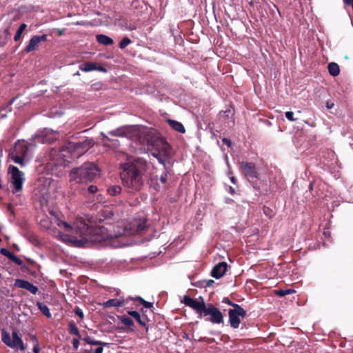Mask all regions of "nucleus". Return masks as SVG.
<instances>
[{"mask_svg": "<svg viewBox=\"0 0 353 353\" xmlns=\"http://www.w3.org/2000/svg\"><path fill=\"white\" fill-rule=\"evenodd\" d=\"M42 225L48 229H56V226H63L68 234H60L61 240L76 247H83L90 241L101 240H114L134 234L135 229L132 225H116L105 230L102 228H91L83 221L77 222L74 233L73 228L68 223L63 222L54 217L50 221V225L46 221H43Z\"/></svg>", "mask_w": 353, "mask_h": 353, "instance_id": "f257e3e1", "label": "nucleus"}, {"mask_svg": "<svg viewBox=\"0 0 353 353\" xmlns=\"http://www.w3.org/2000/svg\"><path fill=\"white\" fill-rule=\"evenodd\" d=\"M128 134H130V137H134L141 143H146L151 147L152 155L157 157L161 164L164 163L163 157L170 154V145L154 130L144 127H132L128 130Z\"/></svg>", "mask_w": 353, "mask_h": 353, "instance_id": "f03ea898", "label": "nucleus"}, {"mask_svg": "<svg viewBox=\"0 0 353 353\" xmlns=\"http://www.w3.org/2000/svg\"><path fill=\"white\" fill-rule=\"evenodd\" d=\"M120 168L122 184L131 191L140 190L143 185V176L147 168L146 162L141 159L128 157L126 161L121 163Z\"/></svg>", "mask_w": 353, "mask_h": 353, "instance_id": "7ed1b4c3", "label": "nucleus"}, {"mask_svg": "<svg viewBox=\"0 0 353 353\" xmlns=\"http://www.w3.org/2000/svg\"><path fill=\"white\" fill-rule=\"evenodd\" d=\"M99 169L92 163H85L79 168L72 170L70 177L77 183L90 181L99 175Z\"/></svg>", "mask_w": 353, "mask_h": 353, "instance_id": "20e7f679", "label": "nucleus"}, {"mask_svg": "<svg viewBox=\"0 0 353 353\" xmlns=\"http://www.w3.org/2000/svg\"><path fill=\"white\" fill-rule=\"evenodd\" d=\"M51 185V179L49 178L41 177L37 183V193L40 198L41 205L48 204L50 198V186Z\"/></svg>", "mask_w": 353, "mask_h": 353, "instance_id": "39448f33", "label": "nucleus"}, {"mask_svg": "<svg viewBox=\"0 0 353 353\" xmlns=\"http://www.w3.org/2000/svg\"><path fill=\"white\" fill-rule=\"evenodd\" d=\"M2 341L5 344L10 347L20 348L21 350H24L26 349L21 337H19L17 330L14 328L12 329V338L7 331L3 330Z\"/></svg>", "mask_w": 353, "mask_h": 353, "instance_id": "423d86ee", "label": "nucleus"}, {"mask_svg": "<svg viewBox=\"0 0 353 353\" xmlns=\"http://www.w3.org/2000/svg\"><path fill=\"white\" fill-rule=\"evenodd\" d=\"M93 145L91 139H86L83 142L69 143L66 147L68 152L76 155L77 157L83 154L86 150Z\"/></svg>", "mask_w": 353, "mask_h": 353, "instance_id": "0eeeda50", "label": "nucleus"}, {"mask_svg": "<svg viewBox=\"0 0 353 353\" xmlns=\"http://www.w3.org/2000/svg\"><path fill=\"white\" fill-rule=\"evenodd\" d=\"M229 321L231 327L236 329L239 327L241 319L246 316V311L239 305H234V308L228 311Z\"/></svg>", "mask_w": 353, "mask_h": 353, "instance_id": "6e6552de", "label": "nucleus"}, {"mask_svg": "<svg viewBox=\"0 0 353 353\" xmlns=\"http://www.w3.org/2000/svg\"><path fill=\"white\" fill-rule=\"evenodd\" d=\"M204 315H210V321L213 323H223V316L221 311L212 304H209L203 312Z\"/></svg>", "mask_w": 353, "mask_h": 353, "instance_id": "1a4fd4ad", "label": "nucleus"}, {"mask_svg": "<svg viewBox=\"0 0 353 353\" xmlns=\"http://www.w3.org/2000/svg\"><path fill=\"white\" fill-rule=\"evenodd\" d=\"M9 172L11 173V181L16 191H19L22 188L23 178L21 172L19 169L13 165L9 168Z\"/></svg>", "mask_w": 353, "mask_h": 353, "instance_id": "9d476101", "label": "nucleus"}, {"mask_svg": "<svg viewBox=\"0 0 353 353\" xmlns=\"http://www.w3.org/2000/svg\"><path fill=\"white\" fill-rule=\"evenodd\" d=\"M201 301L199 302L197 301L196 300L190 298L188 296H185L183 302L186 305L190 306V307L194 309L197 312L201 314L202 312H204L207 307L205 306V304L203 302V299L201 298Z\"/></svg>", "mask_w": 353, "mask_h": 353, "instance_id": "9b49d317", "label": "nucleus"}, {"mask_svg": "<svg viewBox=\"0 0 353 353\" xmlns=\"http://www.w3.org/2000/svg\"><path fill=\"white\" fill-rule=\"evenodd\" d=\"M47 40V35L43 34L41 36H34L30 41L28 45L26 46L25 51L26 52H30L31 51L35 50L39 43L41 41H46Z\"/></svg>", "mask_w": 353, "mask_h": 353, "instance_id": "f8f14e48", "label": "nucleus"}, {"mask_svg": "<svg viewBox=\"0 0 353 353\" xmlns=\"http://www.w3.org/2000/svg\"><path fill=\"white\" fill-rule=\"evenodd\" d=\"M228 268V265L225 262H221L216 265L212 271L211 272L212 276L219 279L221 278L226 272Z\"/></svg>", "mask_w": 353, "mask_h": 353, "instance_id": "ddd939ff", "label": "nucleus"}, {"mask_svg": "<svg viewBox=\"0 0 353 353\" xmlns=\"http://www.w3.org/2000/svg\"><path fill=\"white\" fill-rule=\"evenodd\" d=\"M14 285L16 287L26 289L32 294H36L37 292L38 291V288L36 286H34L32 283H29L28 281H26L24 280L17 279L15 281Z\"/></svg>", "mask_w": 353, "mask_h": 353, "instance_id": "4468645a", "label": "nucleus"}, {"mask_svg": "<svg viewBox=\"0 0 353 353\" xmlns=\"http://www.w3.org/2000/svg\"><path fill=\"white\" fill-rule=\"evenodd\" d=\"M21 148L23 150V152L21 153V156L19 155L18 154H14V152H12L10 154V157L14 161L15 163L20 164L21 165H23V156L26 153L28 150V148L25 145H16V148Z\"/></svg>", "mask_w": 353, "mask_h": 353, "instance_id": "2eb2a0df", "label": "nucleus"}, {"mask_svg": "<svg viewBox=\"0 0 353 353\" xmlns=\"http://www.w3.org/2000/svg\"><path fill=\"white\" fill-rule=\"evenodd\" d=\"M80 68H81V70H82L83 71H86V72L91 71L93 70H98L103 72H107L105 68H104L102 66H98L96 63H92V62H87V63H84L83 65H81L80 67Z\"/></svg>", "mask_w": 353, "mask_h": 353, "instance_id": "dca6fc26", "label": "nucleus"}, {"mask_svg": "<svg viewBox=\"0 0 353 353\" xmlns=\"http://www.w3.org/2000/svg\"><path fill=\"white\" fill-rule=\"evenodd\" d=\"M125 225H132L135 229L134 234L139 233L144 230L147 226L145 225V222L141 219L134 220L131 223H127Z\"/></svg>", "mask_w": 353, "mask_h": 353, "instance_id": "f3484780", "label": "nucleus"}, {"mask_svg": "<svg viewBox=\"0 0 353 353\" xmlns=\"http://www.w3.org/2000/svg\"><path fill=\"white\" fill-rule=\"evenodd\" d=\"M242 165H243L245 173L247 174L250 175V176H256L255 165L253 163L242 162Z\"/></svg>", "mask_w": 353, "mask_h": 353, "instance_id": "a211bd4d", "label": "nucleus"}, {"mask_svg": "<svg viewBox=\"0 0 353 353\" xmlns=\"http://www.w3.org/2000/svg\"><path fill=\"white\" fill-rule=\"evenodd\" d=\"M1 253L3 254L4 256H6L8 258L11 259L12 261L16 263L18 265L22 264V261L17 258L13 253L9 252L8 250L5 248L1 249Z\"/></svg>", "mask_w": 353, "mask_h": 353, "instance_id": "6ab92c4d", "label": "nucleus"}, {"mask_svg": "<svg viewBox=\"0 0 353 353\" xmlns=\"http://www.w3.org/2000/svg\"><path fill=\"white\" fill-rule=\"evenodd\" d=\"M97 41L104 46H110L113 43V40L104 34H97L96 36Z\"/></svg>", "mask_w": 353, "mask_h": 353, "instance_id": "aec40b11", "label": "nucleus"}, {"mask_svg": "<svg viewBox=\"0 0 353 353\" xmlns=\"http://www.w3.org/2000/svg\"><path fill=\"white\" fill-rule=\"evenodd\" d=\"M168 122L170 125V126L172 128H174L175 130H176L179 132H181V133L185 132V128L181 123L174 121V120H172V119H168Z\"/></svg>", "mask_w": 353, "mask_h": 353, "instance_id": "412c9836", "label": "nucleus"}, {"mask_svg": "<svg viewBox=\"0 0 353 353\" xmlns=\"http://www.w3.org/2000/svg\"><path fill=\"white\" fill-rule=\"evenodd\" d=\"M123 304V300H118V299H110L105 303H104L103 307H109L112 306H121Z\"/></svg>", "mask_w": 353, "mask_h": 353, "instance_id": "4be33fe9", "label": "nucleus"}, {"mask_svg": "<svg viewBox=\"0 0 353 353\" xmlns=\"http://www.w3.org/2000/svg\"><path fill=\"white\" fill-rule=\"evenodd\" d=\"M328 70L330 74L334 77L337 76L340 71L339 65L335 63H330L328 65Z\"/></svg>", "mask_w": 353, "mask_h": 353, "instance_id": "5701e85b", "label": "nucleus"}, {"mask_svg": "<svg viewBox=\"0 0 353 353\" xmlns=\"http://www.w3.org/2000/svg\"><path fill=\"white\" fill-rule=\"evenodd\" d=\"M37 305L39 310L43 312L44 315H46L48 318L51 316L49 308L48 307L47 305L43 304L41 302H37Z\"/></svg>", "mask_w": 353, "mask_h": 353, "instance_id": "b1692460", "label": "nucleus"}, {"mask_svg": "<svg viewBox=\"0 0 353 353\" xmlns=\"http://www.w3.org/2000/svg\"><path fill=\"white\" fill-rule=\"evenodd\" d=\"M121 191V188L119 185H114L108 189V192L112 196H115L119 194Z\"/></svg>", "mask_w": 353, "mask_h": 353, "instance_id": "393cba45", "label": "nucleus"}, {"mask_svg": "<svg viewBox=\"0 0 353 353\" xmlns=\"http://www.w3.org/2000/svg\"><path fill=\"white\" fill-rule=\"evenodd\" d=\"M26 27H27V26L25 23H22L19 26V29H18V30H17V33H16V34L14 36V40L15 41H18V40H19L21 39V34H22L23 32L24 31V30L26 28Z\"/></svg>", "mask_w": 353, "mask_h": 353, "instance_id": "a878e982", "label": "nucleus"}, {"mask_svg": "<svg viewBox=\"0 0 353 353\" xmlns=\"http://www.w3.org/2000/svg\"><path fill=\"white\" fill-rule=\"evenodd\" d=\"M128 314L133 316L141 325H144L145 323L141 321L140 314L136 311H130Z\"/></svg>", "mask_w": 353, "mask_h": 353, "instance_id": "bb28decb", "label": "nucleus"}, {"mask_svg": "<svg viewBox=\"0 0 353 353\" xmlns=\"http://www.w3.org/2000/svg\"><path fill=\"white\" fill-rule=\"evenodd\" d=\"M119 319L126 325L131 326V325H133V324H134L133 321L129 317L122 316H120Z\"/></svg>", "mask_w": 353, "mask_h": 353, "instance_id": "cd10ccee", "label": "nucleus"}, {"mask_svg": "<svg viewBox=\"0 0 353 353\" xmlns=\"http://www.w3.org/2000/svg\"><path fill=\"white\" fill-rule=\"evenodd\" d=\"M295 292V291L294 290H277V291H275V294L280 296H285L287 294H289L290 293H294Z\"/></svg>", "mask_w": 353, "mask_h": 353, "instance_id": "c85d7f7f", "label": "nucleus"}, {"mask_svg": "<svg viewBox=\"0 0 353 353\" xmlns=\"http://www.w3.org/2000/svg\"><path fill=\"white\" fill-rule=\"evenodd\" d=\"M84 341L91 345H106V343H103L101 341L92 340L91 338L89 336L85 337L84 339Z\"/></svg>", "mask_w": 353, "mask_h": 353, "instance_id": "c756f323", "label": "nucleus"}, {"mask_svg": "<svg viewBox=\"0 0 353 353\" xmlns=\"http://www.w3.org/2000/svg\"><path fill=\"white\" fill-rule=\"evenodd\" d=\"M131 43V41L129 38L125 37L122 39V41L120 42L119 47L121 49L125 48L128 45H129Z\"/></svg>", "mask_w": 353, "mask_h": 353, "instance_id": "7c9ffc66", "label": "nucleus"}, {"mask_svg": "<svg viewBox=\"0 0 353 353\" xmlns=\"http://www.w3.org/2000/svg\"><path fill=\"white\" fill-rule=\"evenodd\" d=\"M70 333L75 334L76 336L80 337L79 332L77 327L72 323H70Z\"/></svg>", "mask_w": 353, "mask_h": 353, "instance_id": "2f4dec72", "label": "nucleus"}, {"mask_svg": "<svg viewBox=\"0 0 353 353\" xmlns=\"http://www.w3.org/2000/svg\"><path fill=\"white\" fill-rule=\"evenodd\" d=\"M134 300L139 301L145 307L150 308L152 307V303L147 302L141 297H136Z\"/></svg>", "mask_w": 353, "mask_h": 353, "instance_id": "473e14b6", "label": "nucleus"}, {"mask_svg": "<svg viewBox=\"0 0 353 353\" xmlns=\"http://www.w3.org/2000/svg\"><path fill=\"white\" fill-rule=\"evenodd\" d=\"M110 134L112 136H123V135H125V132L123 131V130L118 129V130L112 131L110 133Z\"/></svg>", "mask_w": 353, "mask_h": 353, "instance_id": "72a5a7b5", "label": "nucleus"}, {"mask_svg": "<svg viewBox=\"0 0 353 353\" xmlns=\"http://www.w3.org/2000/svg\"><path fill=\"white\" fill-rule=\"evenodd\" d=\"M285 116L290 121H293L296 120V119L294 118V113L292 112H287Z\"/></svg>", "mask_w": 353, "mask_h": 353, "instance_id": "f704fd0d", "label": "nucleus"}, {"mask_svg": "<svg viewBox=\"0 0 353 353\" xmlns=\"http://www.w3.org/2000/svg\"><path fill=\"white\" fill-rule=\"evenodd\" d=\"M97 188L96 186H94V185H90L89 188H88V191L92 193V194H94L97 191Z\"/></svg>", "mask_w": 353, "mask_h": 353, "instance_id": "c9c22d12", "label": "nucleus"}, {"mask_svg": "<svg viewBox=\"0 0 353 353\" xmlns=\"http://www.w3.org/2000/svg\"><path fill=\"white\" fill-rule=\"evenodd\" d=\"M75 313L82 319H83V312L79 309V308H77L75 310Z\"/></svg>", "mask_w": 353, "mask_h": 353, "instance_id": "e433bc0d", "label": "nucleus"}, {"mask_svg": "<svg viewBox=\"0 0 353 353\" xmlns=\"http://www.w3.org/2000/svg\"><path fill=\"white\" fill-rule=\"evenodd\" d=\"M223 302L225 303H227V304H228L230 305H232L233 307H234V305H236V304H234V303H232L228 298H224Z\"/></svg>", "mask_w": 353, "mask_h": 353, "instance_id": "4c0bfd02", "label": "nucleus"}, {"mask_svg": "<svg viewBox=\"0 0 353 353\" xmlns=\"http://www.w3.org/2000/svg\"><path fill=\"white\" fill-rule=\"evenodd\" d=\"M222 141H223V142L224 143L227 144L229 147H230V146H231L232 143H231V141H230L229 139H226V138H223V139H222Z\"/></svg>", "mask_w": 353, "mask_h": 353, "instance_id": "58836bf2", "label": "nucleus"}, {"mask_svg": "<svg viewBox=\"0 0 353 353\" xmlns=\"http://www.w3.org/2000/svg\"><path fill=\"white\" fill-rule=\"evenodd\" d=\"M79 341L78 339L73 340V346L74 348L77 349L79 347Z\"/></svg>", "mask_w": 353, "mask_h": 353, "instance_id": "ea45409f", "label": "nucleus"}, {"mask_svg": "<svg viewBox=\"0 0 353 353\" xmlns=\"http://www.w3.org/2000/svg\"><path fill=\"white\" fill-rule=\"evenodd\" d=\"M159 180L161 181V182L162 183H165V181H166V174H165V175H161V176L159 177Z\"/></svg>", "mask_w": 353, "mask_h": 353, "instance_id": "a19ab883", "label": "nucleus"}, {"mask_svg": "<svg viewBox=\"0 0 353 353\" xmlns=\"http://www.w3.org/2000/svg\"><path fill=\"white\" fill-rule=\"evenodd\" d=\"M103 348L101 347H99L96 349L94 353H102Z\"/></svg>", "mask_w": 353, "mask_h": 353, "instance_id": "79ce46f5", "label": "nucleus"}, {"mask_svg": "<svg viewBox=\"0 0 353 353\" xmlns=\"http://www.w3.org/2000/svg\"><path fill=\"white\" fill-rule=\"evenodd\" d=\"M33 352H34V353L39 352V348L37 345L34 347Z\"/></svg>", "mask_w": 353, "mask_h": 353, "instance_id": "37998d69", "label": "nucleus"}, {"mask_svg": "<svg viewBox=\"0 0 353 353\" xmlns=\"http://www.w3.org/2000/svg\"><path fill=\"white\" fill-rule=\"evenodd\" d=\"M345 3L353 6V0H345Z\"/></svg>", "mask_w": 353, "mask_h": 353, "instance_id": "c03bdc74", "label": "nucleus"}, {"mask_svg": "<svg viewBox=\"0 0 353 353\" xmlns=\"http://www.w3.org/2000/svg\"><path fill=\"white\" fill-rule=\"evenodd\" d=\"M213 283H214V281H213V280H209V281L207 282V286H210V285H212Z\"/></svg>", "mask_w": 353, "mask_h": 353, "instance_id": "a18cd8bd", "label": "nucleus"}, {"mask_svg": "<svg viewBox=\"0 0 353 353\" xmlns=\"http://www.w3.org/2000/svg\"><path fill=\"white\" fill-rule=\"evenodd\" d=\"M63 34V30H59L58 31V34H59V36L62 35Z\"/></svg>", "mask_w": 353, "mask_h": 353, "instance_id": "49530a36", "label": "nucleus"}, {"mask_svg": "<svg viewBox=\"0 0 353 353\" xmlns=\"http://www.w3.org/2000/svg\"><path fill=\"white\" fill-rule=\"evenodd\" d=\"M230 190L231 193H232V194L234 192V190L232 187H230Z\"/></svg>", "mask_w": 353, "mask_h": 353, "instance_id": "de8ad7c7", "label": "nucleus"}, {"mask_svg": "<svg viewBox=\"0 0 353 353\" xmlns=\"http://www.w3.org/2000/svg\"><path fill=\"white\" fill-rule=\"evenodd\" d=\"M152 179L157 181L159 179V177L157 176H154L152 177Z\"/></svg>", "mask_w": 353, "mask_h": 353, "instance_id": "09e8293b", "label": "nucleus"}, {"mask_svg": "<svg viewBox=\"0 0 353 353\" xmlns=\"http://www.w3.org/2000/svg\"><path fill=\"white\" fill-rule=\"evenodd\" d=\"M231 181H232L233 183H234V182H235V178H234V176H232V177L231 178Z\"/></svg>", "mask_w": 353, "mask_h": 353, "instance_id": "8fccbe9b", "label": "nucleus"}, {"mask_svg": "<svg viewBox=\"0 0 353 353\" xmlns=\"http://www.w3.org/2000/svg\"><path fill=\"white\" fill-rule=\"evenodd\" d=\"M5 33H6V34H9V30H8V29H6V30H5Z\"/></svg>", "mask_w": 353, "mask_h": 353, "instance_id": "3c124183", "label": "nucleus"}, {"mask_svg": "<svg viewBox=\"0 0 353 353\" xmlns=\"http://www.w3.org/2000/svg\"><path fill=\"white\" fill-rule=\"evenodd\" d=\"M274 7L276 9V11L279 12V14H280L279 9H277L275 6H274Z\"/></svg>", "mask_w": 353, "mask_h": 353, "instance_id": "603ef678", "label": "nucleus"}]
</instances>
